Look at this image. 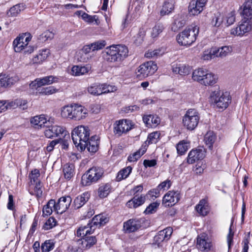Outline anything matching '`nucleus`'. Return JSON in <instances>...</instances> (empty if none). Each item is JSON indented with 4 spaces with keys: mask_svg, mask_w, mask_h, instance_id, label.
<instances>
[{
    "mask_svg": "<svg viewBox=\"0 0 252 252\" xmlns=\"http://www.w3.org/2000/svg\"><path fill=\"white\" fill-rule=\"evenodd\" d=\"M126 46L122 45H113L107 47L103 51L102 58L107 62L115 63L123 61L128 56Z\"/></svg>",
    "mask_w": 252,
    "mask_h": 252,
    "instance_id": "obj_1",
    "label": "nucleus"
},
{
    "mask_svg": "<svg viewBox=\"0 0 252 252\" xmlns=\"http://www.w3.org/2000/svg\"><path fill=\"white\" fill-rule=\"evenodd\" d=\"M90 136V129L88 126H79L72 130L71 137L74 144L81 152L85 150L86 140Z\"/></svg>",
    "mask_w": 252,
    "mask_h": 252,
    "instance_id": "obj_2",
    "label": "nucleus"
},
{
    "mask_svg": "<svg viewBox=\"0 0 252 252\" xmlns=\"http://www.w3.org/2000/svg\"><path fill=\"white\" fill-rule=\"evenodd\" d=\"M199 31L198 27L191 26L180 32L176 37V40L180 45L190 46L196 40Z\"/></svg>",
    "mask_w": 252,
    "mask_h": 252,
    "instance_id": "obj_3",
    "label": "nucleus"
},
{
    "mask_svg": "<svg viewBox=\"0 0 252 252\" xmlns=\"http://www.w3.org/2000/svg\"><path fill=\"white\" fill-rule=\"evenodd\" d=\"M200 120L199 113L194 109H189L183 117V126L189 130H194L198 126Z\"/></svg>",
    "mask_w": 252,
    "mask_h": 252,
    "instance_id": "obj_4",
    "label": "nucleus"
},
{
    "mask_svg": "<svg viewBox=\"0 0 252 252\" xmlns=\"http://www.w3.org/2000/svg\"><path fill=\"white\" fill-rule=\"evenodd\" d=\"M210 97L217 106L221 109L226 108L231 101V96L228 92L222 93L219 90L213 91Z\"/></svg>",
    "mask_w": 252,
    "mask_h": 252,
    "instance_id": "obj_5",
    "label": "nucleus"
},
{
    "mask_svg": "<svg viewBox=\"0 0 252 252\" xmlns=\"http://www.w3.org/2000/svg\"><path fill=\"white\" fill-rule=\"evenodd\" d=\"M103 174V170L98 167H93L82 177V184L84 186H88L92 183L97 182Z\"/></svg>",
    "mask_w": 252,
    "mask_h": 252,
    "instance_id": "obj_6",
    "label": "nucleus"
},
{
    "mask_svg": "<svg viewBox=\"0 0 252 252\" xmlns=\"http://www.w3.org/2000/svg\"><path fill=\"white\" fill-rule=\"evenodd\" d=\"M158 69L157 64L153 61H149L141 64L136 70V75L139 79H143L153 75Z\"/></svg>",
    "mask_w": 252,
    "mask_h": 252,
    "instance_id": "obj_7",
    "label": "nucleus"
},
{
    "mask_svg": "<svg viewBox=\"0 0 252 252\" xmlns=\"http://www.w3.org/2000/svg\"><path fill=\"white\" fill-rule=\"evenodd\" d=\"M133 125L129 120H120L116 121L113 125V132L120 136L132 128Z\"/></svg>",
    "mask_w": 252,
    "mask_h": 252,
    "instance_id": "obj_8",
    "label": "nucleus"
},
{
    "mask_svg": "<svg viewBox=\"0 0 252 252\" xmlns=\"http://www.w3.org/2000/svg\"><path fill=\"white\" fill-rule=\"evenodd\" d=\"M58 78L52 75L45 76L42 78H36L30 84V87L32 89H37L42 86L51 85L54 83H57Z\"/></svg>",
    "mask_w": 252,
    "mask_h": 252,
    "instance_id": "obj_9",
    "label": "nucleus"
},
{
    "mask_svg": "<svg viewBox=\"0 0 252 252\" xmlns=\"http://www.w3.org/2000/svg\"><path fill=\"white\" fill-rule=\"evenodd\" d=\"M208 0H191L189 3L188 11L189 14L195 16L204 9Z\"/></svg>",
    "mask_w": 252,
    "mask_h": 252,
    "instance_id": "obj_10",
    "label": "nucleus"
},
{
    "mask_svg": "<svg viewBox=\"0 0 252 252\" xmlns=\"http://www.w3.org/2000/svg\"><path fill=\"white\" fill-rule=\"evenodd\" d=\"M251 29L252 26L250 23L247 20H245L239 22L237 27L232 29L230 33L234 35L242 36L251 31Z\"/></svg>",
    "mask_w": 252,
    "mask_h": 252,
    "instance_id": "obj_11",
    "label": "nucleus"
},
{
    "mask_svg": "<svg viewBox=\"0 0 252 252\" xmlns=\"http://www.w3.org/2000/svg\"><path fill=\"white\" fill-rule=\"evenodd\" d=\"M205 157V151L202 148L192 149L188 154L187 162L189 164H193L203 159Z\"/></svg>",
    "mask_w": 252,
    "mask_h": 252,
    "instance_id": "obj_12",
    "label": "nucleus"
},
{
    "mask_svg": "<svg viewBox=\"0 0 252 252\" xmlns=\"http://www.w3.org/2000/svg\"><path fill=\"white\" fill-rule=\"evenodd\" d=\"M13 45L14 51L16 52H22L25 55H29L32 54L36 48L33 45L18 43L17 41H13Z\"/></svg>",
    "mask_w": 252,
    "mask_h": 252,
    "instance_id": "obj_13",
    "label": "nucleus"
},
{
    "mask_svg": "<svg viewBox=\"0 0 252 252\" xmlns=\"http://www.w3.org/2000/svg\"><path fill=\"white\" fill-rule=\"evenodd\" d=\"M172 232L173 229L170 227H168L162 230L159 231L154 238V244L158 246L163 241L169 240Z\"/></svg>",
    "mask_w": 252,
    "mask_h": 252,
    "instance_id": "obj_14",
    "label": "nucleus"
},
{
    "mask_svg": "<svg viewBox=\"0 0 252 252\" xmlns=\"http://www.w3.org/2000/svg\"><path fill=\"white\" fill-rule=\"evenodd\" d=\"M53 119L49 120L47 121L45 115H40L33 117L31 120V123L34 128L39 129L45 127L47 124L53 123Z\"/></svg>",
    "mask_w": 252,
    "mask_h": 252,
    "instance_id": "obj_15",
    "label": "nucleus"
},
{
    "mask_svg": "<svg viewBox=\"0 0 252 252\" xmlns=\"http://www.w3.org/2000/svg\"><path fill=\"white\" fill-rule=\"evenodd\" d=\"M140 226L141 223L139 220L130 219L124 223L123 228L126 233H130L137 230Z\"/></svg>",
    "mask_w": 252,
    "mask_h": 252,
    "instance_id": "obj_16",
    "label": "nucleus"
},
{
    "mask_svg": "<svg viewBox=\"0 0 252 252\" xmlns=\"http://www.w3.org/2000/svg\"><path fill=\"white\" fill-rule=\"evenodd\" d=\"M87 145L85 146V149L90 153H95L98 149L99 144V140L97 135H94L88 138V140H86Z\"/></svg>",
    "mask_w": 252,
    "mask_h": 252,
    "instance_id": "obj_17",
    "label": "nucleus"
},
{
    "mask_svg": "<svg viewBox=\"0 0 252 252\" xmlns=\"http://www.w3.org/2000/svg\"><path fill=\"white\" fill-rule=\"evenodd\" d=\"M50 54V50L48 49L39 50L38 54L32 58L31 63L32 64H41L47 59Z\"/></svg>",
    "mask_w": 252,
    "mask_h": 252,
    "instance_id": "obj_18",
    "label": "nucleus"
},
{
    "mask_svg": "<svg viewBox=\"0 0 252 252\" xmlns=\"http://www.w3.org/2000/svg\"><path fill=\"white\" fill-rule=\"evenodd\" d=\"M97 240L94 236H85L78 241V245L87 250L93 247L96 243Z\"/></svg>",
    "mask_w": 252,
    "mask_h": 252,
    "instance_id": "obj_19",
    "label": "nucleus"
},
{
    "mask_svg": "<svg viewBox=\"0 0 252 252\" xmlns=\"http://www.w3.org/2000/svg\"><path fill=\"white\" fill-rule=\"evenodd\" d=\"M242 9L241 15L247 19H251L252 17V0H247L241 7Z\"/></svg>",
    "mask_w": 252,
    "mask_h": 252,
    "instance_id": "obj_20",
    "label": "nucleus"
},
{
    "mask_svg": "<svg viewBox=\"0 0 252 252\" xmlns=\"http://www.w3.org/2000/svg\"><path fill=\"white\" fill-rule=\"evenodd\" d=\"M197 248L202 251L210 250L211 244L207 237L204 234L199 236L197 240Z\"/></svg>",
    "mask_w": 252,
    "mask_h": 252,
    "instance_id": "obj_21",
    "label": "nucleus"
},
{
    "mask_svg": "<svg viewBox=\"0 0 252 252\" xmlns=\"http://www.w3.org/2000/svg\"><path fill=\"white\" fill-rule=\"evenodd\" d=\"M143 120L148 127H155L160 123V118L157 115H148L143 116Z\"/></svg>",
    "mask_w": 252,
    "mask_h": 252,
    "instance_id": "obj_22",
    "label": "nucleus"
},
{
    "mask_svg": "<svg viewBox=\"0 0 252 252\" xmlns=\"http://www.w3.org/2000/svg\"><path fill=\"white\" fill-rule=\"evenodd\" d=\"M94 230V226L91 224L90 222L87 225L80 226L77 230L76 235L78 237H84L87 234H92Z\"/></svg>",
    "mask_w": 252,
    "mask_h": 252,
    "instance_id": "obj_23",
    "label": "nucleus"
},
{
    "mask_svg": "<svg viewBox=\"0 0 252 252\" xmlns=\"http://www.w3.org/2000/svg\"><path fill=\"white\" fill-rule=\"evenodd\" d=\"M179 194L176 192L169 191L163 197V203H173L175 205L179 200Z\"/></svg>",
    "mask_w": 252,
    "mask_h": 252,
    "instance_id": "obj_24",
    "label": "nucleus"
},
{
    "mask_svg": "<svg viewBox=\"0 0 252 252\" xmlns=\"http://www.w3.org/2000/svg\"><path fill=\"white\" fill-rule=\"evenodd\" d=\"M108 221V219L102 214L95 215L92 220L90 223L94 226L95 229L97 226H100L106 224Z\"/></svg>",
    "mask_w": 252,
    "mask_h": 252,
    "instance_id": "obj_25",
    "label": "nucleus"
},
{
    "mask_svg": "<svg viewBox=\"0 0 252 252\" xmlns=\"http://www.w3.org/2000/svg\"><path fill=\"white\" fill-rule=\"evenodd\" d=\"M17 80V77H10L5 74L0 75V87L6 88L12 85Z\"/></svg>",
    "mask_w": 252,
    "mask_h": 252,
    "instance_id": "obj_26",
    "label": "nucleus"
},
{
    "mask_svg": "<svg viewBox=\"0 0 252 252\" xmlns=\"http://www.w3.org/2000/svg\"><path fill=\"white\" fill-rule=\"evenodd\" d=\"M91 67L89 65L85 66L74 65L72 67L71 72L73 75L80 76L89 72Z\"/></svg>",
    "mask_w": 252,
    "mask_h": 252,
    "instance_id": "obj_27",
    "label": "nucleus"
},
{
    "mask_svg": "<svg viewBox=\"0 0 252 252\" xmlns=\"http://www.w3.org/2000/svg\"><path fill=\"white\" fill-rule=\"evenodd\" d=\"M75 120H80L85 118L87 114V110L83 106L75 104Z\"/></svg>",
    "mask_w": 252,
    "mask_h": 252,
    "instance_id": "obj_28",
    "label": "nucleus"
},
{
    "mask_svg": "<svg viewBox=\"0 0 252 252\" xmlns=\"http://www.w3.org/2000/svg\"><path fill=\"white\" fill-rule=\"evenodd\" d=\"M172 71L176 74L181 75H186L189 74V67L184 64H175L172 65Z\"/></svg>",
    "mask_w": 252,
    "mask_h": 252,
    "instance_id": "obj_29",
    "label": "nucleus"
},
{
    "mask_svg": "<svg viewBox=\"0 0 252 252\" xmlns=\"http://www.w3.org/2000/svg\"><path fill=\"white\" fill-rule=\"evenodd\" d=\"M112 191V187L110 184L107 183L101 185L98 188V195L100 198L107 197Z\"/></svg>",
    "mask_w": 252,
    "mask_h": 252,
    "instance_id": "obj_30",
    "label": "nucleus"
},
{
    "mask_svg": "<svg viewBox=\"0 0 252 252\" xmlns=\"http://www.w3.org/2000/svg\"><path fill=\"white\" fill-rule=\"evenodd\" d=\"M217 75L208 71L202 85L205 86H213L217 83Z\"/></svg>",
    "mask_w": 252,
    "mask_h": 252,
    "instance_id": "obj_31",
    "label": "nucleus"
},
{
    "mask_svg": "<svg viewBox=\"0 0 252 252\" xmlns=\"http://www.w3.org/2000/svg\"><path fill=\"white\" fill-rule=\"evenodd\" d=\"M132 169V167L130 166H128L119 171L116 177L117 181H121L122 180L125 179L128 177V176L131 173Z\"/></svg>",
    "mask_w": 252,
    "mask_h": 252,
    "instance_id": "obj_32",
    "label": "nucleus"
},
{
    "mask_svg": "<svg viewBox=\"0 0 252 252\" xmlns=\"http://www.w3.org/2000/svg\"><path fill=\"white\" fill-rule=\"evenodd\" d=\"M146 150V145H145L133 154L130 155L128 157L127 160L129 162L136 161L143 155H144Z\"/></svg>",
    "mask_w": 252,
    "mask_h": 252,
    "instance_id": "obj_33",
    "label": "nucleus"
},
{
    "mask_svg": "<svg viewBox=\"0 0 252 252\" xmlns=\"http://www.w3.org/2000/svg\"><path fill=\"white\" fill-rule=\"evenodd\" d=\"M216 140V136L213 131H208L205 135L204 141L210 149H212Z\"/></svg>",
    "mask_w": 252,
    "mask_h": 252,
    "instance_id": "obj_34",
    "label": "nucleus"
},
{
    "mask_svg": "<svg viewBox=\"0 0 252 252\" xmlns=\"http://www.w3.org/2000/svg\"><path fill=\"white\" fill-rule=\"evenodd\" d=\"M25 8V5L23 3L16 4L10 8L7 12V15L9 16H16Z\"/></svg>",
    "mask_w": 252,
    "mask_h": 252,
    "instance_id": "obj_35",
    "label": "nucleus"
},
{
    "mask_svg": "<svg viewBox=\"0 0 252 252\" xmlns=\"http://www.w3.org/2000/svg\"><path fill=\"white\" fill-rule=\"evenodd\" d=\"M174 9V3L173 1H165L160 11V14L162 16L170 14Z\"/></svg>",
    "mask_w": 252,
    "mask_h": 252,
    "instance_id": "obj_36",
    "label": "nucleus"
},
{
    "mask_svg": "<svg viewBox=\"0 0 252 252\" xmlns=\"http://www.w3.org/2000/svg\"><path fill=\"white\" fill-rule=\"evenodd\" d=\"M189 143L187 140H183L180 141L176 146V149L178 154L184 155L188 150Z\"/></svg>",
    "mask_w": 252,
    "mask_h": 252,
    "instance_id": "obj_37",
    "label": "nucleus"
},
{
    "mask_svg": "<svg viewBox=\"0 0 252 252\" xmlns=\"http://www.w3.org/2000/svg\"><path fill=\"white\" fill-rule=\"evenodd\" d=\"M146 35V31L143 28L139 30L138 33L134 36V43L136 45H139L142 43Z\"/></svg>",
    "mask_w": 252,
    "mask_h": 252,
    "instance_id": "obj_38",
    "label": "nucleus"
},
{
    "mask_svg": "<svg viewBox=\"0 0 252 252\" xmlns=\"http://www.w3.org/2000/svg\"><path fill=\"white\" fill-rule=\"evenodd\" d=\"M90 194L88 192H85L82 195L78 196L74 199L75 205H85L89 200Z\"/></svg>",
    "mask_w": 252,
    "mask_h": 252,
    "instance_id": "obj_39",
    "label": "nucleus"
},
{
    "mask_svg": "<svg viewBox=\"0 0 252 252\" xmlns=\"http://www.w3.org/2000/svg\"><path fill=\"white\" fill-rule=\"evenodd\" d=\"M164 53V51L162 48L155 49L154 50H149L145 54L146 58H157L162 56Z\"/></svg>",
    "mask_w": 252,
    "mask_h": 252,
    "instance_id": "obj_40",
    "label": "nucleus"
},
{
    "mask_svg": "<svg viewBox=\"0 0 252 252\" xmlns=\"http://www.w3.org/2000/svg\"><path fill=\"white\" fill-rule=\"evenodd\" d=\"M160 135V133L158 131L151 133L149 134L147 140L145 142V144H147V143H148V145L156 144L158 141Z\"/></svg>",
    "mask_w": 252,
    "mask_h": 252,
    "instance_id": "obj_41",
    "label": "nucleus"
},
{
    "mask_svg": "<svg viewBox=\"0 0 252 252\" xmlns=\"http://www.w3.org/2000/svg\"><path fill=\"white\" fill-rule=\"evenodd\" d=\"M55 246V243L53 240H46L41 246L42 252H49L52 250Z\"/></svg>",
    "mask_w": 252,
    "mask_h": 252,
    "instance_id": "obj_42",
    "label": "nucleus"
},
{
    "mask_svg": "<svg viewBox=\"0 0 252 252\" xmlns=\"http://www.w3.org/2000/svg\"><path fill=\"white\" fill-rule=\"evenodd\" d=\"M216 51V57H224L231 51V48L229 46H223L219 49H215Z\"/></svg>",
    "mask_w": 252,
    "mask_h": 252,
    "instance_id": "obj_43",
    "label": "nucleus"
},
{
    "mask_svg": "<svg viewBox=\"0 0 252 252\" xmlns=\"http://www.w3.org/2000/svg\"><path fill=\"white\" fill-rule=\"evenodd\" d=\"M205 69L202 68H199L196 69H195L192 73V78L195 81H197L198 83L200 80H202L203 78H202V75L204 74L205 73L204 71Z\"/></svg>",
    "mask_w": 252,
    "mask_h": 252,
    "instance_id": "obj_44",
    "label": "nucleus"
},
{
    "mask_svg": "<svg viewBox=\"0 0 252 252\" xmlns=\"http://www.w3.org/2000/svg\"><path fill=\"white\" fill-rule=\"evenodd\" d=\"M164 28L162 24L158 23L152 28L151 35L152 38L157 37L162 32Z\"/></svg>",
    "mask_w": 252,
    "mask_h": 252,
    "instance_id": "obj_45",
    "label": "nucleus"
},
{
    "mask_svg": "<svg viewBox=\"0 0 252 252\" xmlns=\"http://www.w3.org/2000/svg\"><path fill=\"white\" fill-rule=\"evenodd\" d=\"M146 197V195H141L140 196L135 195L127 203L132 202L133 205H142L145 203Z\"/></svg>",
    "mask_w": 252,
    "mask_h": 252,
    "instance_id": "obj_46",
    "label": "nucleus"
},
{
    "mask_svg": "<svg viewBox=\"0 0 252 252\" xmlns=\"http://www.w3.org/2000/svg\"><path fill=\"white\" fill-rule=\"evenodd\" d=\"M223 22L222 17L219 14H215L211 21V25L215 27L219 28Z\"/></svg>",
    "mask_w": 252,
    "mask_h": 252,
    "instance_id": "obj_47",
    "label": "nucleus"
},
{
    "mask_svg": "<svg viewBox=\"0 0 252 252\" xmlns=\"http://www.w3.org/2000/svg\"><path fill=\"white\" fill-rule=\"evenodd\" d=\"M72 111V105H66L63 107L61 110V116L63 118H70Z\"/></svg>",
    "mask_w": 252,
    "mask_h": 252,
    "instance_id": "obj_48",
    "label": "nucleus"
},
{
    "mask_svg": "<svg viewBox=\"0 0 252 252\" xmlns=\"http://www.w3.org/2000/svg\"><path fill=\"white\" fill-rule=\"evenodd\" d=\"M58 91V90L54 86H49L41 89L39 93L41 94L49 95L55 94Z\"/></svg>",
    "mask_w": 252,
    "mask_h": 252,
    "instance_id": "obj_49",
    "label": "nucleus"
},
{
    "mask_svg": "<svg viewBox=\"0 0 252 252\" xmlns=\"http://www.w3.org/2000/svg\"><path fill=\"white\" fill-rule=\"evenodd\" d=\"M39 171L37 169H34L31 171L29 174V178L31 179V183L32 184L33 183H36L38 182H40L38 180V177H39Z\"/></svg>",
    "mask_w": 252,
    "mask_h": 252,
    "instance_id": "obj_50",
    "label": "nucleus"
},
{
    "mask_svg": "<svg viewBox=\"0 0 252 252\" xmlns=\"http://www.w3.org/2000/svg\"><path fill=\"white\" fill-rule=\"evenodd\" d=\"M65 178L70 179L73 175V169L72 166L68 164H65L63 169Z\"/></svg>",
    "mask_w": 252,
    "mask_h": 252,
    "instance_id": "obj_51",
    "label": "nucleus"
},
{
    "mask_svg": "<svg viewBox=\"0 0 252 252\" xmlns=\"http://www.w3.org/2000/svg\"><path fill=\"white\" fill-rule=\"evenodd\" d=\"M215 57H216V51L215 49H213L210 51H204L202 56V59L204 61H209Z\"/></svg>",
    "mask_w": 252,
    "mask_h": 252,
    "instance_id": "obj_52",
    "label": "nucleus"
},
{
    "mask_svg": "<svg viewBox=\"0 0 252 252\" xmlns=\"http://www.w3.org/2000/svg\"><path fill=\"white\" fill-rule=\"evenodd\" d=\"M185 24L186 21L184 20V19L182 17H180L175 19L174 22V26H176V27L174 28V27H173L172 29L174 31H177L178 29L184 26Z\"/></svg>",
    "mask_w": 252,
    "mask_h": 252,
    "instance_id": "obj_53",
    "label": "nucleus"
},
{
    "mask_svg": "<svg viewBox=\"0 0 252 252\" xmlns=\"http://www.w3.org/2000/svg\"><path fill=\"white\" fill-rule=\"evenodd\" d=\"M54 36V33L50 31H46L40 35L39 39L41 41H45L52 39Z\"/></svg>",
    "mask_w": 252,
    "mask_h": 252,
    "instance_id": "obj_54",
    "label": "nucleus"
},
{
    "mask_svg": "<svg viewBox=\"0 0 252 252\" xmlns=\"http://www.w3.org/2000/svg\"><path fill=\"white\" fill-rule=\"evenodd\" d=\"M31 39L32 36L30 34H25L19 37H17L13 41H17L18 43H23L25 44L26 43H27V44H29V43L31 41Z\"/></svg>",
    "mask_w": 252,
    "mask_h": 252,
    "instance_id": "obj_55",
    "label": "nucleus"
},
{
    "mask_svg": "<svg viewBox=\"0 0 252 252\" xmlns=\"http://www.w3.org/2000/svg\"><path fill=\"white\" fill-rule=\"evenodd\" d=\"M195 210L201 216H206L209 212L208 206H196Z\"/></svg>",
    "mask_w": 252,
    "mask_h": 252,
    "instance_id": "obj_56",
    "label": "nucleus"
},
{
    "mask_svg": "<svg viewBox=\"0 0 252 252\" xmlns=\"http://www.w3.org/2000/svg\"><path fill=\"white\" fill-rule=\"evenodd\" d=\"M56 220L53 217H50L45 223L44 225H43V228L45 230H49L52 228L56 225Z\"/></svg>",
    "mask_w": 252,
    "mask_h": 252,
    "instance_id": "obj_57",
    "label": "nucleus"
},
{
    "mask_svg": "<svg viewBox=\"0 0 252 252\" xmlns=\"http://www.w3.org/2000/svg\"><path fill=\"white\" fill-rule=\"evenodd\" d=\"M72 199L70 196L65 195L60 197L57 202V205H70Z\"/></svg>",
    "mask_w": 252,
    "mask_h": 252,
    "instance_id": "obj_58",
    "label": "nucleus"
},
{
    "mask_svg": "<svg viewBox=\"0 0 252 252\" xmlns=\"http://www.w3.org/2000/svg\"><path fill=\"white\" fill-rule=\"evenodd\" d=\"M53 131L56 136H58L61 134H64L65 136L67 133L64 127L59 126H53Z\"/></svg>",
    "mask_w": 252,
    "mask_h": 252,
    "instance_id": "obj_59",
    "label": "nucleus"
},
{
    "mask_svg": "<svg viewBox=\"0 0 252 252\" xmlns=\"http://www.w3.org/2000/svg\"><path fill=\"white\" fill-rule=\"evenodd\" d=\"M105 46L104 41H99L90 44V46L93 47V51L102 49Z\"/></svg>",
    "mask_w": 252,
    "mask_h": 252,
    "instance_id": "obj_60",
    "label": "nucleus"
},
{
    "mask_svg": "<svg viewBox=\"0 0 252 252\" xmlns=\"http://www.w3.org/2000/svg\"><path fill=\"white\" fill-rule=\"evenodd\" d=\"M45 127L48 128L44 131L45 136L48 138H52L54 137H56L54 131H53V126H50L47 124Z\"/></svg>",
    "mask_w": 252,
    "mask_h": 252,
    "instance_id": "obj_61",
    "label": "nucleus"
},
{
    "mask_svg": "<svg viewBox=\"0 0 252 252\" xmlns=\"http://www.w3.org/2000/svg\"><path fill=\"white\" fill-rule=\"evenodd\" d=\"M88 91L93 95H100V86L97 85L91 86L88 88Z\"/></svg>",
    "mask_w": 252,
    "mask_h": 252,
    "instance_id": "obj_62",
    "label": "nucleus"
},
{
    "mask_svg": "<svg viewBox=\"0 0 252 252\" xmlns=\"http://www.w3.org/2000/svg\"><path fill=\"white\" fill-rule=\"evenodd\" d=\"M232 225V222L230 225V226L229 229V233L227 235V243L228 245V251L231 249V245L233 244V239L234 233L232 231L231 226Z\"/></svg>",
    "mask_w": 252,
    "mask_h": 252,
    "instance_id": "obj_63",
    "label": "nucleus"
},
{
    "mask_svg": "<svg viewBox=\"0 0 252 252\" xmlns=\"http://www.w3.org/2000/svg\"><path fill=\"white\" fill-rule=\"evenodd\" d=\"M160 193V190L157 187L156 189H152L150 190L148 193L147 194L146 196L147 197H150L152 199H154V198H157L159 196Z\"/></svg>",
    "mask_w": 252,
    "mask_h": 252,
    "instance_id": "obj_64",
    "label": "nucleus"
}]
</instances>
